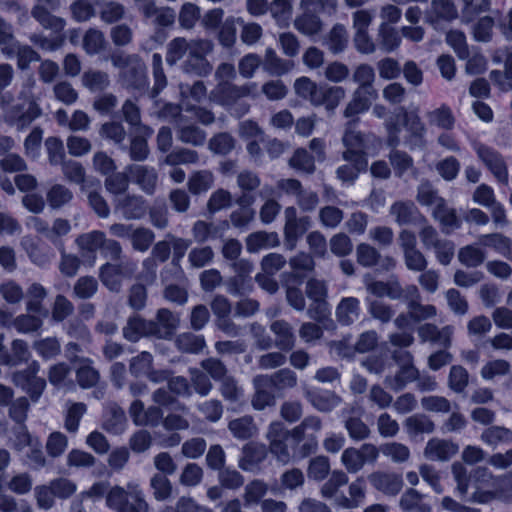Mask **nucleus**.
Here are the masks:
<instances>
[{
	"mask_svg": "<svg viewBox=\"0 0 512 512\" xmlns=\"http://www.w3.org/2000/svg\"><path fill=\"white\" fill-rule=\"evenodd\" d=\"M110 60L115 68L120 69V81L123 87L134 94L156 99L167 86V78L163 70L162 56L159 53L152 55V70L154 85L149 89L147 68L138 54H124L116 51L110 55Z\"/></svg>",
	"mask_w": 512,
	"mask_h": 512,
	"instance_id": "f257e3e1",
	"label": "nucleus"
},
{
	"mask_svg": "<svg viewBox=\"0 0 512 512\" xmlns=\"http://www.w3.org/2000/svg\"><path fill=\"white\" fill-rule=\"evenodd\" d=\"M213 49L214 44L208 39L188 41L183 37H176L167 45L166 63L170 67L179 63L184 74L207 77L213 70L207 55L212 53Z\"/></svg>",
	"mask_w": 512,
	"mask_h": 512,
	"instance_id": "f03ea898",
	"label": "nucleus"
},
{
	"mask_svg": "<svg viewBox=\"0 0 512 512\" xmlns=\"http://www.w3.org/2000/svg\"><path fill=\"white\" fill-rule=\"evenodd\" d=\"M321 419L317 416H308L302 423L289 430L283 422L276 421L269 425L267 438L270 442V451L282 463L290 460V449L304 440V430L311 428L315 431L321 429Z\"/></svg>",
	"mask_w": 512,
	"mask_h": 512,
	"instance_id": "7ed1b4c3",
	"label": "nucleus"
},
{
	"mask_svg": "<svg viewBox=\"0 0 512 512\" xmlns=\"http://www.w3.org/2000/svg\"><path fill=\"white\" fill-rule=\"evenodd\" d=\"M294 89L299 97L310 101L313 106H324L329 115L335 113L346 93L343 87L317 84L305 76L296 79Z\"/></svg>",
	"mask_w": 512,
	"mask_h": 512,
	"instance_id": "20e7f679",
	"label": "nucleus"
},
{
	"mask_svg": "<svg viewBox=\"0 0 512 512\" xmlns=\"http://www.w3.org/2000/svg\"><path fill=\"white\" fill-rule=\"evenodd\" d=\"M106 504L117 512H148V504L138 489L128 492L123 487L114 486L106 495Z\"/></svg>",
	"mask_w": 512,
	"mask_h": 512,
	"instance_id": "39448f33",
	"label": "nucleus"
},
{
	"mask_svg": "<svg viewBox=\"0 0 512 512\" xmlns=\"http://www.w3.org/2000/svg\"><path fill=\"white\" fill-rule=\"evenodd\" d=\"M136 270L132 262H120L117 264L105 263L100 267L99 278L102 284L111 292H119L123 278H131Z\"/></svg>",
	"mask_w": 512,
	"mask_h": 512,
	"instance_id": "423d86ee",
	"label": "nucleus"
},
{
	"mask_svg": "<svg viewBox=\"0 0 512 512\" xmlns=\"http://www.w3.org/2000/svg\"><path fill=\"white\" fill-rule=\"evenodd\" d=\"M4 335L0 334V364L8 367H15L27 363L31 353L26 341L15 339L11 346L4 345Z\"/></svg>",
	"mask_w": 512,
	"mask_h": 512,
	"instance_id": "0eeeda50",
	"label": "nucleus"
},
{
	"mask_svg": "<svg viewBox=\"0 0 512 512\" xmlns=\"http://www.w3.org/2000/svg\"><path fill=\"white\" fill-rule=\"evenodd\" d=\"M149 209L143 196L125 195L115 200V213H120L126 220H139L145 217Z\"/></svg>",
	"mask_w": 512,
	"mask_h": 512,
	"instance_id": "6e6552de",
	"label": "nucleus"
},
{
	"mask_svg": "<svg viewBox=\"0 0 512 512\" xmlns=\"http://www.w3.org/2000/svg\"><path fill=\"white\" fill-rule=\"evenodd\" d=\"M476 153L499 182L508 183L507 165L497 150L485 144H479Z\"/></svg>",
	"mask_w": 512,
	"mask_h": 512,
	"instance_id": "1a4fd4ad",
	"label": "nucleus"
},
{
	"mask_svg": "<svg viewBox=\"0 0 512 512\" xmlns=\"http://www.w3.org/2000/svg\"><path fill=\"white\" fill-rule=\"evenodd\" d=\"M390 214L395 216V221L400 226H417L427 223V218L412 201L394 202L390 207Z\"/></svg>",
	"mask_w": 512,
	"mask_h": 512,
	"instance_id": "9d476101",
	"label": "nucleus"
},
{
	"mask_svg": "<svg viewBox=\"0 0 512 512\" xmlns=\"http://www.w3.org/2000/svg\"><path fill=\"white\" fill-rule=\"evenodd\" d=\"M304 397L320 412H330L341 403V398L332 391L319 387L304 388Z\"/></svg>",
	"mask_w": 512,
	"mask_h": 512,
	"instance_id": "9b49d317",
	"label": "nucleus"
},
{
	"mask_svg": "<svg viewBox=\"0 0 512 512\" xmlns=\"http://www.w3.org/2000/svg\"><path fill=\"white\" fill-rule=\"evenodd\" d=\"M126 172L129 173L132 181L147 195H153L155 193L158 180L155 168L145 165L130 164L126 166Z\"/></svg>",
	"mask_w": 512,
	"mask_h": 512,
	"instance_id": "f8f14e48",
	"label": "nucleus"
},
{
	"mask_svg": "<svg viewBox=\"0 0 512 512\" xmlns=\"http://www.w3.org/2000/svg\"><path fill=\"white\" fill-rule=\"evenodd\" d=\"M180 323L179 317L167 308H160L154 321L155 328L150 330L153 337L171 339Z\"/></svg>",
	"mask_w": 512,
	"mask_h": 512,
	"instance_id": "ddd939ff",
	"label": "nucleus"
},
{
	"mask_svg": "<svg viewBox=\"0 0 512 512\" xmlns=\"http://www.w3.org/2000/svg\"><path fill=\"white\" fill-rule=\"evenodd\" d=\"M368 480L376 490L389 496L397 495L404 484L401 475L381 471L371 473Z\"/></svg>",
	"mask_w": 512,
	"mask_h": 512,
	"instance_id": "4468645a",
	"label": "nucleus"
},
{
	"mask_svg": "<svg viewBox=\"0 0 512 512\" xmlns=\"http://www.w3.org/2000/svg\"><path fill=\"white\" fill-rule=\"evenodd\" d=\"M458 450V444L450 440L432 438L426 444L424 456L431 461H448Z\"/></svg>",
	"mask_w": 512,
	"mask_h": 512,
	"instance_id": "2eb2a0df",
	"label": "nucleus"
},
{
	"mask_svg": "<svg viewBox=\"0 0 512 512\" xmlns=\"http://www.w3.org/2000/svg\"><path fill=\"white\" fill-rule=\"evenodd\" d=\"M155 328L154 320H146L138 314L130 316L123 327V337L130 342H137L142 337H153L150 330Z\"/></svg>",
	"mask_w": 512,
	"mask_h": 512,
	"instance_id": "dca6fc26",
	"label": "nucleus"
},
{
	"mask_svg": "<svg viewBox=\"0 0 512 512\" xmlns=\"http://www.w3.org/2000/svg\"><path fill=\"white\" fill-rule=\"evenodd\" d=\"M432 215L440 223L441 230L446 235H449L453 230L460 229L462 226V220L457 216L456 210L449 208L445 199H439Z\"/></svg>",
	"mask_w": 512,
	"mask_h": 512,
	"instance_id": "f3484780",
	"label": "nucleus"
},
{
	"mask_svg": "<svg viewBox=\"0 0 512 512\" xmlns=\"http://www.w3.org/2000/svg\"><path fill=\"white\" fill-rule=\"evenodd\" d=\"M378 98V94L356 89L352 94V99L346 105L343 115L345 118L355 119L359 114L368 111L372 105V101Z\"/></svg>",
	"mask_w": 512,
	"mask_h": 512,
	"instance_id": "a211bd4d",
	"label": "nucleus"
},
{
	"mask_svg": "<svg viewBox=\"0 0 512 512\" xmlns=\"http://www.w3.org/2000/svg\"><path fill=\"white\" fill-rule=\"evenodd\" d=\"M13 383L25 391L32 402H37L46 388V381L41 377H27L23 373H13Z\"/></svg>",
	"mask_w": 512,
	"mask_h": 512,
	"instance_id": "6ab92c4d",
	"label": "nucleus"
},
{
	"mask_svg": "<svg viewBox=\"0 0 512 512\" xmlns=\"http://www.w3.org/2000/svg\"><path fill=\"white\" fill-rule=\"evenodd\" d=\"M403 426L411 439H415L421 434H431L435 431V423L429 416L423 413L407 417L403 422Z\"/></svg>",
	"mask_w": 512,
	"mask_h": 512,
	"instance_id": "aec40b11",
	"label": "nucleus"
},
{
	"mask_svg": "<svg viewBox=\"0 0 512 512\" xmlns=\"http://www.w3.org/2000/svg\"><path fill=\"white\" fill-rule=\"evenodd\" d=\"M280 239L276 232L256 231L246 238V249L250 253H256L261 249H269L279 246Z\"/></svg>",
	"mask_w": 512,
	"mask_h": 512,
	"instance_id": "412c9836",
	"label": "nucleus"
},
{
	"mask_svg": "<svg viewBox=\"0 0 512 512\" xmlns=\"http://www.w3.org/2000/svg\"><path fill=\"white\" fill-rule=\"evenodd\" d=\"M47 291L40 283H33L26 292L27 303L26 310L29 313L39 315L43 318L48 317L49 311L42 305V301L46 298Z\"/></svg>",
	"mask_w": 512,
	"mask_h": 512,
	"instance_id": "4be33fe9",
	"label": "nucleus"
},
{
	"mask_svg": "<svg viewBox=\"0 0 512 512\" xmlns=\"http://www.w3.org/2000/svg\"><path fill=\"white\" fill-rule=\"evenodd\" d=\"M360 301L356 297L342 298L336 307L337 321L341 325H350L359 318Z\"/></svg>",
	"mask_w": 512,
	"mask_h": 512,
	"instance_id": "5701e85b",
	"label": "nucleus"
},
{
	"mask_svg": "<svg viewBox=\"0 0 512 512\" xmlns=\"http://www.w3.org/2000/svg\"><path fill=\"white\" fill-rule=\"evenodd\" d=\"M419 378V371L414 365H402L395 376H387L384 383L393 391L403 390L409 382Z\"/></svg>",
	"mask_w": 512,
	"mask_h": 512,
	"instance_id": "b1692460",
	"label": "nucleus"
},
{
	"mask_svg": "<svg viewBox=\"0 0 512 512\" xmlns=\"http://www.w3.org/2000/svg\"><path fill=\"white\" fill-rule=\"evenodd\" d=\"M243 454L239 460V467L244 471H251L265 460L267 451L264 445L248 443L243 448Z\"/></svg>",
	"mask_w": 512,
	"mask_h": 512,
	"instance_id": "393cba45",
	"label": "nucleus"
},
{
	"mask_svg": "<svg viewBox=\"0 0 512 512\" xmlns=\"http://www.w3.org/2000/svg\"><path fill=\"white\" fill-rule=\"evenodd\" d=\"M276 335L275 345L282 351H290L295 344V336L291 325L284 320H276L270 326Z\"/></svg>",
	"mask_w": 512,
	"mask_h": 512,
	"instance_id": "a878e982",
	"label": "nucleus"
},
{
	"mask_svg": "<svg viewBox=\"0 0 512 512\" xmlns=\"http://www.w3.org/2000/svg\"><path fill=\"white\" fill-rule=\"evenodd\" d=\"M424 495L414 488L407 489L399 501L400 508L405 512H432V507L422 503Z\"/></svg>",
	"mask_w": 512,
	"mask_h": 512,
	"instance_id": "bb28decb",
	"label": "nucleus"
},
{
	"mask_svg": "<svg viewBox=\"0 0 512 512\" xmlns=\"http://www.w3.org/2000/svg\"><path fill=\"white\" fill-rule=\"evenodd\" d=\"M307 315L310 319L321 324L326 330L335 328V323L331 318L330 305L327 300L313 301L307 310Z\"/></svg>",
	"mask_w": 512,
	"mask_h": 512,
	"instance_id": "cd10ccee",
	"label": "nucleus"
},
{
	"mask_svg": "<svg viewBox=\"0 0 512 512\" xmlns=\"http://www.w3.org/2000/svg\"><path fill=\"white\" fill-rule=\"evenodd\" d=\"M236 24H243L241 18L234 16L227 17L218 28L217 39L224 48H232L236 42L237 28Z\"/></svg>",
	"mask_w": 512,
	"mask_h": 512,
	"instance_id": "c85d7f7f",
	"label": "nucleus"
},
{
	"mask_svg": "<svg viewBox=\"0 0 512 512\" xmlns=\"http://www.w3.org/2000/svg\"><path fill=\"white\" fill-rule=\"evenodd\" d=\"M365 304L371 317L382 323L390 322L395 314L391 305L384 303L382 300L373 298L372 296L365 298Z\"/></svg>",
	"mask_w": 512,
	"mask_h": 512,
	"instance_id": "c756f323",
	"label": "nucleus"
},
{
	"mask_svg": "<svg viewBox=\"0 0 512 512\" xmlns=\"http://www.w3.org/2000/svg\"><path fill=\"white\" fill-rule=\"evenodd\" d=\"M311 227V219L309 216L297 218L292 223L290 229L284 228L285 246L292 250L295 248L298 239Z\"/></svg>",
	"mask_w": 512,
	"mask_h": 512,
	"instance_id": "7c9ffc66",
	"label": "nucleus"
},
{
	"mask_svg": "<svg viewBox=\"0 0 512 512\" xmlns=\"http://www.w3.org/2000/svg\"><path fill=\"white\" fill-rule=\"evenodd\" d=\"M19 41L14 35V28L11 23L0 17V48L1 52L8 58L13 57L14 48L18 47Z\"/></svg>",
	"mask_w": 512,
	"mask_h": 512,
	"instance_id": "2f4dec72",
	"label": "nucleus"
},
{
	"mask_svg": "<svg viewBox=\"0 0 512 512\" xmlns=\"http://www.w3.org/2000/svg\"><path fill=\"white\" fill-rule=\"evenodd\" d=\"M232 204L233 198L231 193L223 188L217 189L211 194L207 202V218L212 219L217 212L230 208Z\"/></svg>",
	"mask_w": 512,
	"mask_h": 512,
	"instance_id": "473e14b6",
	"label": "nucleus"
},
{
	"mask_svg": "<svg viewBox=\"0 0 512 512\" xmlns=\"http://www.w3.org/2000/svg\"><path fill=\"white\" fill-rule=\"evenodd\" d=\"M295 28L302 34L312 36L318 34L322 29V21L315 13L307 10L294 22Z\"/></svg>",
	"mask_w": 512,
	"mask_h": 512,
	"instance_id": "72a5a7b5",
	"label": "nucleus"
},
{
	"mask_svg": "<svg viewBox=\"0 0 512 512\" xmlns=\"http://www.w3.org/2000/svg\"><path fill=\"white\" fill-rule=\"evenodd\" d=\"M125 411L116 403L112 404L109 410V416L103 423V428L113 434H120L126 426Z\"/></svg>",
	"mask_w": 512,
	"mask_h": 512,
	"instance_id": "f704fd0d",
	"label": "nucleus"
},
{
	"mask_svg": "<svg viewBox=\"0 0 512 512\" xmlns=\"http://www.w3.org/2000/svg\"><path fill=\"white\" fill-rule=\"evenodd\" d=\"M81 362H84L76 370V379L81 388L87 389L95 386L99 379V372L91 366L92 360L89 358H82Z\"/></svg>",
	"mask_w": 512,
	"mask_h": 512,
	"instance_id": "c9c22d12",
	"label": "nucleus"
},
{
	"mask_svg": "<svg viewBox=\"0 0 512 512\" xmlns=\"http://www.w3.org/2000/svg\"><path fill=\"white\" fill-rule=\"evenodd\" d=\"M458 260L466 267L476 268L486 260V252L475 245H466L460 248Z\"/></svg>",
	"mask_w": 512,
	"mask_h": 512,
	"instance_id": "e433bc0d",
	"label": "nucleus"
},
{
	"mask_svg": "<svg viewBox=\"0 0 512 512\" xmlns=\"http://www.w3.org/2000/svg\"><path fill=\"white\" fill-rule=\"evenodd\" d=\"M176 344L182 352L198 354L206 346L204 336L196 335L191 332L180 334L176 339Z\"/></svg>",
	"mask_w": 512,
	"mask_h": 512,
	"instance_id": "4c0bfd02",
	"label": "nucleus"
},
{
	"mask_svg": "<svg viewBox=\"0 0 512 512\" xmlns=\"http://www.w3.org/2000/svg\"><path fill=\"white\" fill-rule=\"evenodd\" d=\"M353 81L359 84L357 89L372 92L374 95L378 94L373 85L375 81V72L370 65H359L353 74Z\"/></svg>",
	"mask_w": 512,
	"mask_h": 512,
	"instance_id": "58836bf2",
	"label": "nucleus"
},
{
	"mask_svg": "<svg viewBox=\"0 0 512 512\" xmlns=\"http://www.w3.org/2000/svg\"><path fill=\"white\" fill-rule=\"evenodd\" d=\"M289 166L307 174H313L316 169L315 158L306 149L298 148L289 159Z\"/></svg>",
	"mask_w": 512,
	"mask_h": 512,
	"instance_id": "ea45409f",
	"label": "nucleus"
},
{
	"mask_svg": "<svg viewBox=\"0 0 512 512\" xmlns=\"http://www.w3.org/2000/svg\"><path fill=\"white\" fill-rule=\"evenodd\" d=\"M218 90L224 104L227 106H231L242 97L249 95L246 87L237 86L229 81L220 82Z\"/></svg>",
	"mask_w": 512,
	"mask_h": 512,
	"instance_id": "a19ab883",
	"label": "nucleus"
},
{
	"mask_svg": "<svg viewBox=\"0 0 512 512\" xmlns=\"http://www.w3.org/2000/svg\"><path fill=\"white\" fill-rule=\"evenodd\" d=\"M104 233L100 231H93L90 233L82 234L77 237L76 243L79 248L83 251L82 256L91 254L95 258V252L100 249L101 243L103 242Z\"/></svg>",
	"mask_w": 512,
	"mask_h": 512,
	"instance_id": "79ce46f5",
	"label": "nucleus"
},
{
	"mask_svg": "<svg viewBox=\"0 0 512 512\" xmlns=\"http://www.w3.org/2000/svg\"><path fill=\"white\" fill-rule=\"evenodd\" d=\"M151 367H153V356L151 353L143 351L131 358L129 371L136 378L146 377Z\"/></svg>",
	"mask_w": 512,
	"mask_h": 512,
	"instance_id": "37998d69",
	"label": "nucleus"
},
{
	"mask_svg": "<svg viewBox=\"0 0 512 512\" xmlns=\"http://www.w3.org/2000/svg\"><path fill=\"white\" fill-rule=\"evenodd\" d=\"M82 83L92 92L102 91L108 87L110 81L106 72L99 70L85 71L82 75Z\"/></svg>",
	"mask_w": 512,
	"mask_h": 512,
	"instance_id": "c03bdc74",
	"label": "nucleus"
},
{
	"mask_svg": "<svg viewBox=\"0 0 512 512\" xmlns=\"http://www.w3.org/2000/svg\"><path fill=\"white\" fill-rule=\"evenodd\" d=\"M396 177L401 178L414 165L413 158L405 151L394 150L388 155Z\"/></svg>",
	"mask_w": 512,
	"mask_h": 512,
	"instance_id": "a18cd8bd",
	"label": "nucleus"
},
{
	"mask_svg": "<svg viewBox=\"0 0 512 512\" xmlns=\"http://www.w3.org/2000/svg\"><path fill=\"white\" fill-rule=\"evenodd\" d=\"M358 123L359 118L350 119L346 123L342 141L347 149L357 150L364 146V137L361 132L356 130V126Z\"/></svg>",
	"mask_w": 512,
	"mask_h": 512,
	"instance_id": "49530a36",
	"label": "nucleus"
},
{
	"mask_svg": "<svg viewBox=\"0 0 512 512\" xmlns=\"http://www.w3.org/2000/svg\"><path fill=\"white\" fill-rule=\"evenodd\" d=\"M46 6L36 5L31 11L32 16L44 27L54 30L63 28L64 21L52 15Z\"/></svg>",
	"mask_w": 512,
	"mask_h": 512,
	"instance_id": "de8ad7c7",
	"label": "nucleus"
},
{
	"mask_svg": "<svg viewBox=\"0 0 512 512\" xmlns=\"http://www.w3.org/2000/svg\"><path fill=\"white\" fill-rule=\"evenodd\" d=\"M17 57L18 69L24 71L29 69L32 62L41 61L40 54L29 45L18 43V47L14 48L13 57Z\"/></svg>",
	"mask_w": 512,
	"mask_h": 512,
	"instance_id": "09e8293b",
	"label": "nucleus"
},
{
	"mask_svg": "<svg viewBox=\"0 0 512 512\" xmlns=\"http://www.w3.org/2000/svg\"><path fill=\"white\" fill-rule=\"evenodd\" d=\"M150 487L157 501H165L172 495L173 487L171 481L163 474H154L150 479Z\"/></svg>",
	"mask_w": 512,
	"mask_h": 512,
	"instance_id": "8fccbe9b",
	"label": "nucleus"
},
{
	"mask_svg": "<svg viewBox=\"0 0 512 512\" xmlns=\"http://www.w3.org/2000/svg\"><path fill=\"white\" fill-rule=\"evenodd\" d=\"M483 442L489 445H497L499 442L512 443V431L503 426H490L481 434Z\"/></svg>",
	"mask_w": 512,
	"mask_h": 512,
	"instance_id": "3c124183",
	"label": "nucleus"
},
{
	"mask_svg": "<svg viewBox=\"0 0 512 512\" xmlns=\"http://www.w3.org/2000/svg\"><path fill=\"white\" fill-rule=\"evenodd\" d=\"M201 18L200 7L194 3H184L179 11L178 21L183 29H192Z\"/></svg>",
	"mask_w": 512,
	"mask_h": 512,
	"instance_id": "603ef678",
	"label": "nucleus"
},
{
	"mask_svg": "<svg viewBox=\"0 0 512 512\" xmlns=\"http://www.w3.org/2000/svg\"><path fill=\"white\" fill-rule=\"evenodd\" d=\"M43 317L39 315L21 314L14 318L13 327L19 333H32L38 331L43 325Z\"/></svg>",
	"mask_w": 512,
	"mask_h": 512,
	"instance_id": "864d4df0",
	"label": "nucleus"
},
{
	"mask_svg": "<svg viewBox=\"0 0 512 512\" xmlns=\"http://www.w3.org/2000/svg\"><path fill=\"white\" fill-rule=\"evenodd\" d=\"M45 147L48 154L49 163L52 166L62 165L65 159V150L62 140L58 137H48L45 140Z\"/></svg>",
	"mask_w": 512,
	"mask_h": 512,
	"instance_id": "5fc2aeb1",
	"label": "nucleus"
},
{
	"mask_svg": "<svg viewBox=\"0 0 512 512\" xmlns=\"http://www.w3.org/2000/svg\"><path fill=\"white\" fill-rule=\"evenodd\" d=\"M209 149L219 155L229 154L235 147V139L227 132L214 135L209 140Z\"/></svg>",
	"mask_w": 512,
	"mask_h": 512,
	"instance_id": "6e6d98bb",
	"label": "nucleus"
},
{
	"mask_svg": "<svg viewBox=\"0 0 512 512\" xmlns=\"http://www.w3.org/2000/svg\"><path fill=\"white\" fill-rule=\"evenodd\" d=\"M380 47L385 52H392L401 43L397 30L386 23H382L379 29Z\"/></svg>",
	"mask_w": 512,
	"mask_h": 512,
	"instance_id": "4d7b16f0",
	"label": "nucleus"
},
{
	"mask_svg": "<svg viewBox=\"0 0 512 512\" xmlns=\"http://www.w3.org/2000/svg\"><path fill=\"white\" fill-rule=\"evenodd\" d=\"M104 34L97 29L90 28L83 37V48L89 55L99 53L105 47Z\"/></svg>",
	"mask_w": 512,
	"mask_h": 512,
	"instance_id": "13d9d810",
	"label": "nucleus"
},
{
	"mask_svg": "<svg viewBox=\"0 0 512 512\" xmlns=\"http://www.w3.org/2000/svg\"><path fill=\"white\" fill-rule=\"evenodd\" d=\"M468 381L469 374L463 366L453 365L450 368L448 386L452 391L456 393H462L467 387Z\"/></svg>",
	"mask_w": 512,
	"mask_h": 512,
	"instance_id": "bf43d9fd",
	"label": "nucleus"
},
{
	"mask_svg": "<svg viewBox=\"0 0 512 512\" xmlns=\"http://www.w3.org/2000/svg\"><path fill=\"white\" fill-rule=\"evenodd\" d=\"M213 184V175L208 171H199L192 175L188 180L189 191L194 195H199L208 191Z\"/></svg>",
	"mask_w": 512,
	"mask_h": 512,
	"instance_id": "052dcab7",
	"label": "nucleus"
},
{
	"mask_svg": "<svg viewBox=\"0 0 512 512\" xmlns=\"http://www.w3.org/2000/svg\"><path fill=\"white\" fill-rule=\"evenodd\" d=\"M129 186V173L113 172L106 176L105 187L108 192L120 195L126 192Z\"/></svg>",
	"mask_w": 512,
	"mask_h": 512,
	"instance_id": "680f3d73",
	"label": "nucleus"
},
{
	"mask_svg": "<svg viewBox=\"0 0 512 512\" xmlns=\"http://www.w3.org/2000/svg\"><path fill=\"white\" fill-rule=\"evenodd\" d=\"M72 197V192L61 184L53 185L47 193V201L53 209L61 208L70 202Z\"/></svg>",
	"mask_w": 512,
	"mask_h": 512,
	"instance_id": "e2e57ef3",
	"label": "nucleus"
},
{
	"mask_svg": "<svg viewBox=\"0 0 512 512\" xmlns=\"http://www.w3.org/2000/svg\"><path fill=\"white\" fill-rule=\"evenodd\" d=\"M446 42L450 45L461 60L469 57V49L466 43V36L459 30H450L446 34Z\"/></svg>",
	"mask_w": 512,
	"mask_h": 512,
	"instance_id": "0e129e2a",
	"label": "nucleus"
},
{
	"mask_svg": "<svg viewBox=\"0 0 512 512\" xmlns=\"http://www.w3.org/2000/svg\"><path fill=\"white\" fill-rule=\"evenodd\" d=\"M229 430L234 437L247 440L253 435V421L251 417L245 416L229 422Z\"/></svg>",
	"mask_w": 512,
	"mask_h": 512,
	"instance_id": "69168bd1",
	"label": "nucleus"
},
{
	"mask_svg": "<svg viewBox=\"0 0 512 512\" xmlns=\"http://www.w3.org/2000/svg\"><path fill=\"white\" fill-rule=\"evenodd\" d=\"M493 485L497 499L506 503L512 502V471L497 477Z\"/></svg>",
	"mask_w": 512,
	"mask_h": 512,
	"instance_id": "338daca9",
	"label": "nucleus"
},
{
	"mask_svg": "<svg viewBox=\"0 0 512 512\" xmlns=\"http://www.w3.org/2000/svg\"><path fill=\"white\" fill-rule=\"evenodd\" d=\"M460 167L459 160L454 156L446 157L435 166L438 174L446 181L454 180L459 174Z\"/></svg>",
	"mask_w": 512,
	"mask_h": 512,
	"instance_id": "774afa93",
	"label": "nucleus"
}]
</instances>
